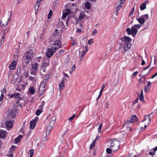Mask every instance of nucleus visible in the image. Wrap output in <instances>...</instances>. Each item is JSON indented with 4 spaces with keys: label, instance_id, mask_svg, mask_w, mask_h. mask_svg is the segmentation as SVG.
<instances>
[{
    "label": "nucleus",
    "instance_id": "nucleus-1",
    "mask_svg": "<svg viewBox=\"0 0 157 157\" xmlns=\"http://www.w3.org/2000/svg\"><path fill=\"white\" fill-rule=\"evenodd\" d=\"M122 45L123 46V51L124 53L126 51H128L131 47V41L132 39L129 37L125 36L121 38Z\"/></svg>",
    "mask_w": 157,
    "mask_h": 157
},
{
    "label": "nucleus",
    "instance_id": "nucleus-2",
    "mask_svg": "<svg viewBox=\"0 0 157 157\" xmlns=\"http://www.w3.org/2000/svg\"><path fill=\"white\" fill-rule=\"evenodd\" d=\"M108 146L110 148H112L113 151H114L118 148L119 147V142L116 139H114L108 142Z\"/></svg>",
    "mask_w": 157,
    "mask_h": 157
},
{
    "label": "nucleus",
    "instance_id": "nucleus-3",
    "mask_svg": "<svg viewBox=\"0 0 157 157\" xmlns=\"http://www.w3.org/2000/svg\"><path fill=\"white\" fill-rule=\"evenodd\" d=\"M56 117H53L50 120V122L49 126L47 127V130L46 133H48L49 134L50 131L56 122Z\"/></svg>",
    "mask_w": 157,
    "mask_h": 157
},
{
    "label": "nucleus",
    "instance_id": "nucleus-4",
    "mask_svg": "<svg viewBox=\"0 0 157 157\" xmlns=\"http://www.w3.org/2000/svg\"><path fill=\"white\" fill-rule=\"evenodd\" d=\"M126 31L128 35H132L133 37L137 34L138 30L134 26H132L131 29L128 28Z\"/></svg>",
    "mask_w": 157,
    "mask_h": 157
},
{
    "label": "nucleus",
    "instance_id": "nucleus-5",
    "mask_svg": "<svg viewBox=\"0 0 157 157\" xmlns=\"http://www.w3.org/2000/svg\"><path fill=\"white\" fill-rule=\"evenodd\" d=\"M16 112V111L15 109H9L7 112V117L10 119L15 118Z\"/></svg>",
    "mask_w": 157,
    "mask_h": 157
},
{
    "label": "nucleus",
    "instance_id": "nucleus-6",
    "mask_svg": "<svg viewBox=\"0 0 157 157\" xmlns=\"http://www.w3.org/2000/svg\"><path fill=\"white\" fill-rule=\"evenodd\" d=\"M137 121L136 116L132 115L130 118V120H127L125 122L124 126L128 128V126L131 124L133 122Z\"/></svg>",
    "mask_w": 157,
    "mask_h": 157
},
{
    "label": "nucleus",
    "instance_id": "nucleus-7",
    "mask_svg": "<svg viewBox=\"0 0 157 157\" xmlns=\"http://www.w3.org/2000/svg\"><path fill=\"white\" fill-rule=\"evenodd\" d=\"M25 56L26 60H27L26 63H29L33 56V51L31 50L26 52L25 53Z\"/></svg>",
    "mask_w": 157,
    "mask_h": 157
},
{
    "label": "nucleus",
    "instance_id": "nucleus-8",
    "mask_svg": "<svg viewBox=\"0 0 157 157\" xmlns=\"http://www.w3.org/2000/svg\"><path fill=\"white\" fill-rule=\"evenodd\" d=\"M47 79H44L43 82L40 84L39 88V91L41 92H43L46 89Z\"/></svg>",
    "mask_w": 157,
    "mask_h": 157
},
{
    "label": "nucleus",
    "instance_id": "nucleus-9",
    "mask_svg": "<svg viewBox=\"0 0 157 157\" xmlns=\"http://www.w3.org/2000/svg\"><path fill=\"white\" fill-rule=\"evenodd\" d=\"M148 14H146L142 15L139 18H137V20L140 24H143L146 20L148 19Z\"/></svg>",
    "mask_w": 157,
    "mask_h": 157
},
{
    "label": "nucleus",
    "instance_id": "nucleus-10",
    "mask_svg": "<svg viewBox=\"0 0 157 157\" xmlns=\"http://www.w3.org/2000/svg\"><path fill=\"white\" fill-rule=\"evenodd\" d=\"M62 45L61 42L59 40H57L53 44L52 47L55 51L58 49Z\"/></svg>",
    "mask_w": 157,
    "mask_h": 157
},
{
    "label": "nucleus",
    "instance_id": "nucleus-11",
    "mask_svg": "<svg viewBox=\"0 0 157 157\" xmlns=\"http://www.w3.org/2000/svg\"><path fill=\"white\" fill-rule=\"evenodd\" d=\"M147 121V124L145 123V124L144 125V128H143L142 127H141V128H143L144 129L150 123L151 118L149 114H148L146 116H145V119L143 120V121Z\"/></svg>",
    "mask_w": 157,
    "mask_h": 157
},
{
    "label": "nucleus",
    "instance_id": "nucleus-12",
    "mask_svg": "<svg viewBox=\"0 0 157 157\" xmlns=\"http://www.w3.org/2000/svg\"><path fill=\"white\" fill-rule=\"evenodd\" d=\"M55 52L54 50L52 48V47L50 48H48L46 53V55L48 57V58L50 57L54 54V52Z\"/></svg>",
    "mask_w": 157,
    "mask_h": 157
},
{
    "label": "nucleus",
    "instance_id": "nucleus-13",
    "mask_svg": "<svg viewBox=\"0 0 157 157\" xmlns=\"http://www.w3.org/2000/svg\"><path fill=\"white\" fill-rule=\"evenodd\" d=\"M50 59L49 58L45 57L42 60V66L44 67H47L49 65Z\"/></svg>",
    "mask_w": 157,
    "mask_h": 157
},
{
    "label": "nucleus",
    "instance_id": "nucleus-14",
    "mask_svg": "<svg viewBox=\"0 0 157 157\" xmlns=\"http://www.w3.org/2000/svg\"><path fill=\"white\" fill-rule=\"evenodd\" d=\"M17 63V61H13L9 65V68L10 69L12 70H14L16 68Z\"/></svg>",
    "mask_w": 157,
    "mask_h": 157
},
{
    "label": "nucleus",
    "instance_id": "nucleus-15",
    "mask_svg": "<svg viewBox=\"0 0 157 157\" xmlns=\"http://www.w3.org/2000/svg\"><path fill=\"white\" fill-rule=\"evenodd\" d=\"M86 16L85 15V12H81L80 14L78 17L76 19V23H78L82 19L85 18Z\"/></svg>",
    "mask_w": 157,
    "mask_h": 157
},
{
    "label": "nucleus",
    "instance_id": "nucleus-16",
    "mask_svg": "<svg viewBox=\"0 0 157 157\" xmlns=\"http://www.w3.org/2000/svg\"><path fill=\"white\" fill-rule=\"evenodd\" d=\"M149 3V2L147 0H145L144 2L142 3L140 6V8L141 10H143L146 9V5Z\"/></svg>",
    "mask_w": 157,
    "mask_h": 157
},
{
    "label": "nucleus",
    "instance_id": "nucleus-17",
    "mask_svg": "<svg viewBox=\"0 0 157 157\" xmlns=\"http://www.w3.org/2000/svg\"><path fill=\"white\" fill-rule=\"evenodd\" d=\"M37 121V120L35 119L30 121V127L31 129H33L35 128L36 125V123Z\"/></svg>",
    "mask_w": 157,
    "mask_h": 157
},
{
    "label": "nucleus",
    "instance_id": "nucleus-18",
    "mask_svg": "<svg viewBox=\"0 0 157 157\" xmlns=\"http://www.w3.org/2000/svg\"><path fill=\"white\" fill-rule=\"evenodd\" d=\"M67 79H65V78H63V79L62 81L60 82V83L59 85V89L60 90H62L65 87V80H66Z\"/></svg>",
    "mask_w": 157,
    "mask_h": 157
},
{
    "label": "nucleus",
    "instance_id": "nucleus-19",
    "mask_svg": "<svg viewBox=\"0 0 157 157\" xmlns=\"http://www.w3.org/2000/svg\"><path fill=\"white\" fill-rule=\"evenodd\" d=\"M7 132L3 130H0V138L2 139L6 138L7 136Z\"/></svg>",
    "mask_w": 157,
    "mask_h": 157
},
{
    "label": "nucleus",
    "instance_id": "nucleus-20",
    "mask_svg": "<svg viewBox=\"0 0 157 157\" xmlns=\"http://www.w3.org/2000/svg\"><path fill=\"white\" fill-rule=\"evenodd\" d=\"M13 124V123L11 121H8L6 122V126L8 130H9L12 127Z\"/></svg>",
    "mask_w": 157,
    "mask_h": 157
},
{
    "label": "nucleus",
    "instance_id": "nucleus-21",
    "mask_svg": "<svg viewBox=\"0 0 157 157\" xmlns=\"http://www.w3.org/2000/svg\"><path fill=\"white\" fill-rule=\"evenodd\" d=\"M71 11L70 9H67L65 12L63 13L62 17V19H64L66 18L67 15L70 13Z\"/></svg>",
    "mask_w": 157,
    "mask_h": 157
},
{
    "label": "nucleus",
    "instance_id": "nucleus-22",
    "mask_svg": "<svg viewBox=\"0 0 157 157\" xmlns=\"http://www.w3.org/2000/svg\"><path fill=\"white\" fill-rule=\"evenodd\" d=\"M151 86V83L149 81L147 82V84L145 86L144 89V91L146 92H147L150 90V88Z\"/></svg>",
    "mask_w": 157,
    "mask_h": 157
},
{
    "label": "nucleus",
    "instance_id": "nucleus-23",
    "mask_svg": "<svg viewBox=\"0 0 157 157\" xmlns=\"http://www.w3.org/2000/svg\"><path fill=\"white\" fill-rule=\"evenodd\" d=\"M20 94L16 93L10 96V98H13L17 100H19L20 97Z\"/></svg>",
    "mask_w": 157,
    "mask_h": 157
},
{
    "label": "nucleus",
    "instance_id": "nucleus-24",
    "mask_svg": "<svg viewBox=\"0 0 157 157\" xmlns=\"http://www.w3.org/2000/svg\"><path fill=\"white\" fill-rule=\"evenodd\" d=\"M139 98L140 101L143 102H144V97L143 94V91L142 90L139 95L138 96Z\"/></svg>",
    "mask_w": 157,
    "mask_h": 157
},
{
    "label": "nucleus",
    "instance_id": "nucleus-25",
    "mask_svg": "<svg viewBox=\"0 0 157 157\" xmlns=\"http://www.w3.org/2000/svg\"><path fill=\"white\" fill-rule=\"evenodd\" d=\"M38 64L36 63L32 64L31 66L32 69L34 71H36L38 68Z\"/></svg>",
    "mask_w": 157,
    "mask_h": 157
},
{
    "label": "nucleus",
    "instance_id": "nucleus-26",
    "mask_svg": "<svg viewBox=\"0 0 157 157\" xmlns=\"http://www.w3.org/2000/svg\"><path fill=\"white\" fill-rule=\"evenodd\" d=\"M157 150V146L154 149H151L149 152V154L151 155H153L155 154V152Z\"/></svg>",
    "mask_w": 157,
    "mask_h": 157
},
{
    "label": "nucleus",
    "instance_id": "nucleus-27",
    "mask_svg": "<svg viewBox=\"0 0 157 157\" xmlns=\"http://www.w3.org/2000/svg\"><path fill=\"white\" fill-rule=\"evenodd\" d=\"M40 4L39 3V2H38V1L36 2V3L35 5V9L36 10L35 11V13H37L38 12V9L39 8V6L40 5Z\"/></svg>",
    "mask_w": 157,
    "mask_h": 157
},
{
    "label": "nucleus",
    "instance_id": "nucleus-28",
    "mask_svg": "<svg viewBox=\"0 0 157 157\" xmlns=\"http://www.w3.org/2000/svg\"><path fill=\"white\" fill-rule=\"evenodd\" d=\"M46 67H44L43 66H41V68L40 69V75H43L42 72H45L46 71Z\"/></svg>",
    "mask_w": 157,
    "mask_h": 157
},
{
    "label": "nucleus",
    "instance_id": "nucleus-29",
    "mask_svg": "<svg viewBox=\"0 0 157 157\" xmlns=\"http://www.w3.org/2000/svg\"><path fill=\"white\" fill-rule=\"evenodd\" d=\"M23 137V136L21 135H20L18 136L17 138H16L15 139V141L16 143H18L19 142Z\"/></svg>",
    "mask_w": 157,
    "mask_h": 157
},
{
    "label": "nucleus",
    "instance_id": "nucleus-30",
    "mask_svg": "<svg viewBox=\"0 0 157 157\" xmlns=\"http://www.w3.org/2000/svg\"><path fill=\"white\" fill-rule=\"evenodd\" d=\"M85 6L86 9L89 10L91 8V4L89 2H87L85 4Z\"/></svg>",
    "mask_w": 157,
    "mask_h": 157
},
{
    "label": "nucleus",
    "instance_id": "nucleus-31",
    "mask_svg": "<svg viewBox=\"0 0 157 157\" xmlns=\"http://www.w3.org/2000/svg\"><path fill=\"white\" fill-rule=\"evenodd\" d=\"M123 5V4L120 3L118 6L116 7V11L117 12V13L119 10L122 8Z\"/></svg>",
    "mask_w": 157,
    "mask_h": 157
},
{
    "label": "nucleus",
    "instance_id": "nucleus-32",
    "mask_svg": "<svg viewBox=\"0 0 157 157\" xmlns=\"http://www.w3.org/2000/svg\"><path fill=\"white\" fill-rule=\"evenodd\" d=\"M156 61V59L155 56H152L151 57V63L153 61L154 63L155 64Z\"/></svg>",
    "mask_w": 157,
    "mask_h": 157
},
{
    "label": "nucleus",
    "instance_id": "nucleus-33",
    "mask_svg": "<svg viewBox=\"0 0 157 157\" xmlns=\"http://www.w3.org/2000/svg\"><path fill=\"white\" fill-rule=\"evenodd\" d=\"M29 80H30V81H32L33 82H35L37 80V79L36 77H32V76H30L29 78Z\"/></svg>",
    "mask_w": 157,
    "mask_h": 157
},
{
    "label": "nucleus",
    "instance_id": "nucleus-34",
    "mask_svg": "<svg viewBox=\"0 0 157 157\" xmlns=\"http://www.w3.org/2000/svg\"><path fill=\"white\" fill-rule=\"evenodd\" d=\"M29 91L32 94H33L35 92V90L33 87H31L29 88Z\"/></svg>",
    "mask_w": 157,
    "mask_h": 157
},
{
    "label": "nucleus",
    "instance_id": "nucleus-35",
    "mask_svg": "<svg viewBox=\"0 0 157 157\" xmlns=\"http://www.w3.org/2000/svg\"><path fill=\"white\" fill-rule=\"evenodd\" d=\"M96 140H94L93 141V143L90 146V149H92L95 146Z\"/></svg>",
    "mask_w": 157,
    "mask_h": 157
},
{
    "label": "nucleus",
    "instance_id": "nucleus-36",
    "mask_svg": "<svg viewBox=\"0 0 157 157\" xmlns=\"http://www.w3.org/2000/svg\"><path fill=\"white\" fill-rule=\"evenodd\" d=\"M30 157H32L34 154V150L31 149L29 150Z\"/></svg>",
    "mask_w": 157,
    "mask_h": 157
},
{
    "label": "nucleus",
    "instance_id": "nucleus-37",
    "mask_svg": "<svg viewBox=\"0 0 157 157\" xmlns=\"http://www.w3.org/2000/svg\"><path fill=\"white\" fill-rule=\"evenodd\" d=\"M102 128V124H100L98 128V132L99 133H100L101 132V130Z\"/></svg>",
    "mask_w": 157,
    "mask_h": 157
},
{
    "label": "nucleus",
    "instance_id": "nucleus-38",
    "mask_svg": "<svg viewBox=\"0 0 157 157\" xmlns=\"http://www.w3.org/2000/svg\"><path fill=\"white\" fill-rule=\"evenodd\" d=\"M112 148H107L106 149V152L109 154H110L112 152V151H113L112 149Z\"/></svg>",
    "mask_w": 157,
    "mask_h": 157
},
{
    "label": "nucleus",
    "instance_id": "nucleus-39",
    "mask_svg": "<svg viewBox=\"0 0 157 157\" xmlns=\"http://www.w3.org/2000/svg\"><path fill=\"white\" fill-rule=\"evenodd\" d=\"M17 81V78L14 76L12 79V82L13 84L15 83Z\"/></svg>",
    "mask_w": 157,
    "mask_h": 157
},
{
    "label": "nucleus",
    "instance_id": "nucleus-40",
    "mask_svg": "<svg viewBox=\"0 0 157 157\" xmlns=\"http://www.w3.org/2000/svg\"><path fill=\"white\" fill-rule=\"evenodd\" d=\"M134 12V7L131 10L129 13V16H130L131 15H132L133 14Z\"/></svg>",
    "mask_w": 157,
    "mask_h": 157
},
{
    "label": "nucleus",
    "instance_id": "nucleus-41",
    "mask_svg": "<svg viewBox=\"0 0 157 157\" xmlns=\"http://www.w3.org/2000/svg\"><path fill=\"white\" fill-rule=\"evenodd\" d=\"M52 11L51 10L49 13H48V19H50L52 16Z\"/></svg>",
    "mask_w": 157,
    "mask_h": 157
},
{
    "label": "nucleus",
    "instance_id": "nucleus-42",
    "mask_svg": "<svg viewBox=\"0 0 157 157\" xmlns=\"http://www.w3.org/2000/svg\"><path fill=\"white\" fill-rule=\"evenodd\" d=\"M106 86V85L105 84H103L102 85L101 87V89L100 91V93H102L103 90L104 88Z\"/></svg>",
    "mask_w": 157,
    "mask_h": 157
},
{
    "label": "nucleus",
    "instance_id": "nucleus-43",
    "mask_svg": "<svg viewBox=\"0 0 157 157\" xmlns=\"http://www.w3.org/2000/svg\"><path fill=\"white\" fill-rule=\"evenodd\" d=\"M64 52V50L63 49H61L60 50L59 52H58L57 53L58 55H59V56H60Z\"/></svg>",
    "mask_w": 157,
    "mask_h": 157
},
{
    "label": "nucleus",
    "instance_id": "nucleus-44",
    "mask_svg": "<svg viewBox=\"0 0 157 157\" xmlns=\"http://www.w3.org/2000/svg\"><path fill=\"white\" fill-rule=\"evenodd\" d=\"M41 113V111L40 110L38 109L36 112V115L37 116L39 115Z\"/></svg>",
    "mask_w": 157,
    "mask_h": 157
},
{
    "label": "nucleus",
    "instance_id": "nucleus-45",
    "mask_svg": "<svg viewBox=\"0 0 157 157\" xmlns=\"http://www.w3.org/2000/svg\"><path fill=\"white\" fill-rule=\"evenodd\" d=\"M5 35L4 34H3L1 38V42L2 43H3L4 41V38H5Z\"/></svg>",
    "mask_w": 157,
    "mask_h": 157
},
{
    "label": "nucleus",
    "instance_id": "nucleus-46",
    "mask_svg": "<svg viewBox=\"0 0 157 157\" xmlns=\"http://www.w3.org/2000/svg\"><path fill=\"white\" fill-rule=\"evenodd\" d=\"M138 72L137 71H136L133 73L132 75V76L133 78H134L136 75L138 73Z\"/></svg>",
    "mask_w": 157,
    "mask_h": 157
},
{
    "label": "nucleus",
    "instance_id": "nucleus-47",
    "mask_svg": "<svg viewBox=\"0 0 157 157\" xmlns=\"http://www.w3.org/2000/svg\"><path fill=\"white\" fill-rule=\"evenodd\" d=\"M41 58V56L37 57L36 59V61L38 62H40V61Z\"/></svg>",
    "mask_w": 157,
    "mask_h": 157
},
{
    "label": "nucleus",
    "instance_id": "nucleus-48",
    "mask_svg": "<svg viewBox=\"0 0 157 157\" xmlns=\"http://www.w3.org/2000/svg\"><path fill=\"white\" fill-rule=\"evenodd\" d=\"M75 114H74L70 118H69L68 119V120H73L74 119V118H75Z\"/></svg>",
    "mask_w": 157,
    "mask_h": 157
},
{
    "label": "nucleus",
    "instance_id": "nucleus-49",
    "mask_svg": "<svg viewBox=\"0 0 157 157\" xmlns=\"http://www.w3.org/2000/svg\"><path fill=\"white\" fill-rule=\"evenodd\" d=\"M97 33V30L96 29H94V31H93V33H92V35L93 36L95 35Z\"/></svg>",
    "mask_w": 157,
    "mask_h": 157
},
{
    "label": "nucleus",
    "instance_id": "nucleus-50",
    "mask_svg": "<svg viewBox=\"0 0 157 157\" xmlns=\"http://www.w3.org/2000/svg\"><path fill=\"white\" fill-rule=\"evenodd\" d=\"M49 77H50L49 74H47L45 76L44 79H47V80L49 78Z\"/></svg>",
    "mask_w": 157,
    "mask_h": 157
},
{
    "label": "nucleus",
    "instance_id": "nucleus-51",
    "mask_svg": "<svg viewBox=\"0 0 157 157\" xmlns=\"http://www.w3.org/2000/svg\"><path fill=\"white\" fill-rule=\"evenodd\" d=\"M93 43V41H92V39H90V40H89L88 42V43L89 45Z\"/></svg>",
    "mask_w": 157,
    "mask_h": 157
},
{
    "label": "nucleus",
    "instance_id": "nucleus-52",
    "mask_svg": "<svg viewBox=\"0 0 157 157\" xmlns=\"http://www.w3.org/2000/svg\"><path fill=\"white\" fill-rule=\"evenodd\" d=\"M45 103V101H43L41 103L42 104L40 105V107L41 108H42L43 107V106L44 104Z\"/></svg>",
    "mask_w": 157,
    "mask_h": 157
},
{
    "label": "nucleus",
    "instance_id": "nucleus-53",
    "mask_svg": "<svg viewBox=\"0 0 157 157\" xmlns=\"http://www.w3.org/2000/svg\"><path fill=\"white\" fill-rule=\"evenodd\" d=\"M101 93H100V92L99 93V95L98 97V98H97V100H98L101 97Z\"/></svg>",
    "mask_w": 157,
    "mask_h": 157
},
{
    "label": "nucleus",
    "instance_id": "nucleus-54",
    "mask_svg": "<svg viewBox=\"0 0 157 157\" xmlns=\"http://www.w3.org/2000/svg\"><path fill=\"white\" fill-rule=\"evenodd\" d=\"M2 92V93L6 94V90L5 88H4Z\"/></svg>",
    "mask_w": 157,
    "mask_h": 157
},
{
    "label": "nucleus",
    "instance_id": "nucleus-55",
    "mask_svg": "<svg viewBox=\"0 0 157 157\" xmlns=\"http://www.w3.org/2000/svg\"><path fill=\"white\" fill-rule=\"evenodd\" d=\"M157 76V72L155 74H154V75H153L151 77V78H154L155 77V76Z\"/></svg>",
    "mask_w": 157,
    "mask_h": 157
},
{
    "label": "nucleus",
    "instance_id": "nucleus-56",
    "mask_svg": "<svg viewBox=\"0 0 157 157\" xmlns=\"http://www.w3.org/2000/svg\"><path fill=\"white\" fill-rule=\"evenodd\" d=\"M75 68V64H74L71 68V70L72 71H74Z\"/></svg>",
    "mask_w": 157,
    "mask_h": 157
},
{
    "label": "nucleus",
    "instance_id": "nucleus-57",
    "mask_svg": "<svg viewBox=\"0 0 157 157\" xmlns=\"http://www.w3.org/2000/svg\"><path fill=\"white\" fill-rule=\"evenodd\" d=\"M76 42H75V40H73V42L71 43V44L73 45H76Z\"/></svg>",
    "mask_w": 157,
    "mask_h": 157
},
{
    "label": "nucleus",
    "instance_id": "nucleus-58",
    "mask_svg": "<svg viewBox=\"0 0 157 157\" xmlns=\"http://www.w3.org/2000/svg\"><path fill=\"white\" fill-rule=\"evenodd\" d=\"M138 101V98H137L133 101V103L134 104H135Z\"/></svg>",
    "mask_w": 157,
    "mask_h": 157
},
{
    "label": "nucleus",
    "instance_id": "nucleus-59",
    "mask_svg": "<svg viewBox=\"0 0 157 157\" xmlns=\"http://www.w3.org/2000/svg\"><path fill=\"white\" fill-rule=\"evenodd\" d=\"M141 26V25L138 24V25H135L133 26H134L135 27V26L137 27L138 28H140V27Z\"/></svg>",
    "mask_w": 157,
    "mask_h": 157
},
{
    "label": "nucleus",
    "instance_id": "nucleus-60",
    "mask_svg": "<svg viewBox=\"0 0 157 157\" xmlns=\"http://www.w3.org/2000/svg\"><path fill=\"white\" fill-rule=\"evenodd\" d=\"M4 27L5 26L4 25H2L1 24V23L0 22V29L1 30H2V28Z\"/></svg>",
    "mask_w": 157,
    "mask_h": 157
},
{
    "label": "nucleus",
    "instance_id": "nucleus-61",
    "mask_svg": "<svg viewBox=\"0 0 157 157\" xmlns=\"http://www.w3.org/2000/svg\"><path fill=\"white\" fill-rule=\"evenodd\" d=\"M24 75L25 76V77L26 78H27L28 77V73L27 72H25V74H24Z\"/></svg>",
    "mask_w": 157,
    "mask_h": 157
},
{
    "label": "nucleus",
    "instance_id": "nucleus-62",
    "mask_svg": "<svg viewBox=\"0 0 157 157\" xmlns=\"http://www.w3.org/2000/svg\"><path fill=\"white\" fill-rule=\"evenodd\" d=\"M125 0H120V3L123 4V3L125 2Z\"/></svg>",
    "mask_w": 157,
    "mask_h": 157
},
{
    "label": "nucleus",
    "instance_id": "nucleus-63",
    "mask_svg": "<svg viewBox=\"0 0 157 157\" xmlns=\"http://www.w3.org/2000/svg\"><path fill=\"white\" fill-rule=\"evenodd\" d=\"M145 61L144 60H142V63H141V65H144L145 64Z\"/></svg>",
    "mask_w": 157,
    "mask_h": 157
},
{
    "label": "nucleus",
    "instance_id": "nucleus-64",
    "mask_svg": "<svg viewBox=\"0 0 157 157\" xmlns=\"http://www.w3.org/2000/svg\"><path fill=\"white\" fill-rule=\"evenodd\" d=\"M85 51L87 52L88 49V46L87 45H86L85 47Z\"/></svg>",
    "mask_w": 157,
    "mask_h": 157
}]
</instances>
